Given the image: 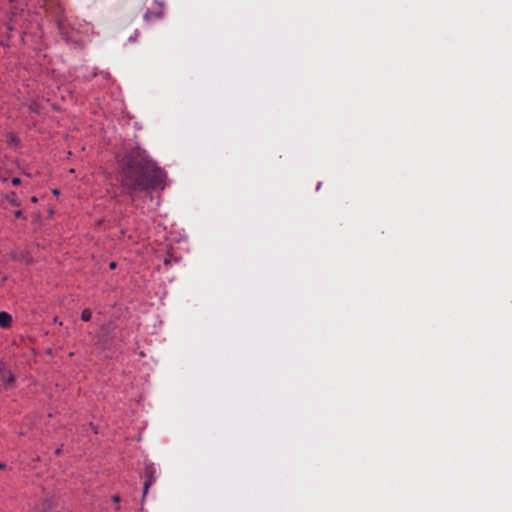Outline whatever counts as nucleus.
<instances>
[{
    "label": "nucleus",
    "instance_id": "1a4fd4ad",
    "mask_svg": "<svg viewBox=\"0 0 512 512\" xmlns=\"http://www.w3.org/2000/svg\"><path fill=\"white\" fill-rule=\"evenodd\" d=\"M4 468H5V464L0 463V469H4Z\"/></svg>",
    "mask_w": 512,
    "mask_h": 512
},
{
    "label": "nucleus",
    "instance_id": "20e7f679",
    "mask_svg": "<svg viewBox=\"0 0 512 512\" xmlns=\"http://www.w3.org/2000/svg\"><path fill=\"white\" fill-rule=\"evenodd\" d=\"M81 318L83 321L88 322L91 319V312L88 309L82 311Z\"/></svg>",
    "mask_w": 512,
    "mask_h": 512
},
{
    "label": "nucleus",
    "instance_id": "0eeeda50",
    "mask_svg": "<svg viewBox=\"0 0 512 512\" xmlns=\"http://www.w3.org/2000/svg\"><path fill=\"white\" fill-rule=\"evenodd\" d=\"M109 267H110V269H115V268H116V262L112 261V262L109 264Z\"/></svg>",
    "mask_w": 512,
    "mask_h": 512
},
{
    "label": "nucleus",
    "instance_id": "9d476101",
    "mask_svg": "<svg viewBox=\"0 0 512 512\" xmlns=\"http://www.w3.org/2000/svg\"><path fill=\"white\" fill-rule=\"evenodd\" d=\"M114 500H115V501H118V500H119V497H118V496L114 497Z\"/></svg>",
    "mask_w": 512,
    "mask_h": 512
},
{
    "label": "nucleus",
    "instance_id": "39448f33",
    "mask_svg": "<svg viewBox=\"0 0 512 512\" xmlns=\"http://www.w3.org/2000/svg\"><path fill=\"white\" fill-rule=\"evenodd\" d=\"M21 182L20 178L19 177H15L12 179V184L13 185H19Z\"/></svg>",
    "mask_w": 512,
    "mask_h": 512
},
{
    "label": "nucleus",
    "instance_id": "423d86ee",
    "mask_svg": "<svg viewBox=\"0 0 512 512\" xmlns=\"http://www.w3.org/2000/svg\"><path fill=\"white\" fill-rule=\"evenodd\" d=\"M30 109H31L33 112L38 113V108H37V105H36V104H35V105H31V106H30Z\"/></svg>",
    "mask_w": 512,
    "mask_h": 512
},
{
    "label": "nucleus",
    "instance_id": "6e6552de",
    "mask_svg": "<svg viewBox=\"0 0 512 512\" xmlns=\"http://www.w3.org/2000/svg\"><path fill=\"white\" fill-rule=\"evenodd\" d=\"M15 215H16V217H19V216L21 215V211H17V212L15 213Z\"/></svg>",
    "mask_w": 512,
    "mask_h": 512
},
{
    "label": "nucleus",
    "instance_id": "f257e3e1",
    "mask_svg": "<svg viewBox=\"0 0 512 512\" xmlns=\"http://www.w3.org/2000/svg\"><path fill=\"white\" fill-rule=\"evenodd\" d=\"M164 175L153 163H137L129 166L121 181L129 194L147 189L163 188Z\"/></svg>",
    "mask_w": 512,
    "mask_h": 512
},
{
    "label": "nucleus",
    "instance_id": "7ed1b4c3",
    "mask_svg": "<svg viewBox=\"0 0 512 512\" xmlns=\"http://www.w3.org/2000/svg\"><path fill=\"white\" fill-rule=\"evenodd\" d=\"M7 141L9 144L17 146L20 143L19 137L15 133L7 134Z\"/></svg>",
    "mask_w": 512,
    "mask_h": 512
},
{
    "label": "nucleus",
    "instance_id": "f03ea898",
    "mask_svg": "<svg viewBox=\"0 0 512 512\" xmlns=\"http://www.w3.org/2000/svg\"><path fill=\"white\" fill-rule=\"evenodd\" d=\"M12 323V317L7 312H0V327L9 328Z\"/></svg>",
    "mask_w": 512,
    "mask_h": 512
}]
</instances>
